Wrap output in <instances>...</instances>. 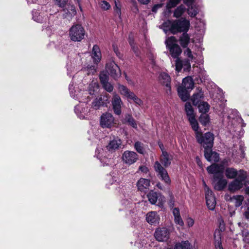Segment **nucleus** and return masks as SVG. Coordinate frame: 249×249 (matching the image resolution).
Instances as JSON below:
<instances>
[{
  "mask_svg": "<svg viewBox=\"0 0 249 249\" xmlns=\"http://www.w3.org/2000/svg\"><path fill=\"white\" fill-rule=\"evenodd\" d=\"M189 20L185 18H181L173 20H168L164 22L160 26L165 34L170 32L173 34L178 33L187 32L190 28Z\"/></svg>",
  "mask_w": 249,
  "mask_h": 249,
  "instance_id": "1",
  "label": "nucleus"
},
{
  "mask_svg": "<svg viewBox=\"0 0 249 249\" xmlns=\"http://www.w3.org/2000/svg\"><path fill=\"white\" fill-rule=\"evenodd\" d=\"M99 86L96 80H93L89 84L88 91H79L73 86V83L71 82L69 86V90L71 97L75 99H80V97L82 98L81 101H86V98L89 99L88 94L90 95H95L98 93Z\"/></svg>",
  "mask_w": 249,
  "mask_h": 249,
  "instance_id": "2",
  "label": "nucleus"
},
{
  "mask_svg": "<svg viewBox=\"0 0 249 249\" xmlns=\"http://www.w3.org/2000/svg\"><path fill=\"white\" fill-rule=\"evenodd\" d=\"M229 112L230 115L227 116V119L229 120L228 126H230V131L236 132L239 129V132H243L242 128L245 126V124L243 122L242 118L238 115V112L237 110L232 109H230Z\"/></svg>",
  "mask_w": 249,
  "mask_h": 249,
  "instance_id": "3",
  "label": "nucleus"
},
{
  "mask_svg": "<svg viewBox=\"0 0 249 249\" xmlns=\"http://www.w3.org/2000/svg\"><path fill=\"white\" fill-rule=\"evenodd\" d=\"M85 30L80 24L73 25L69 30V37L73 42H80L85 37Z\"/></svg>",
  "mask_w": 249,
  "mask_h": 249,
  "instance_id": "4",
  "label": "nucleus"
},
{
  "mask_svg": "<svg viewBox=\"0 0 249 249\" xmlns=\"http://www.w3.org/2000/svg\"><path fill=\"white\" fill-rule=\"evenodd\" d=\"M177 40L174 36L167 38L165 40L167 48L170 51V53L173 58H178V56L181 54L182 50L179 46L177 43Z\"/></svg>",
  "mask_w": 249,
  "mask_h": 249,
  "instance_id": "5",
  "label": "nucleus"
},
{
  "mask_svg": "<svg viewBox=\"0 0 249 249\" xmlns=\"http://www.w3.org/2000/svg\"><path fill=\"white\" fill-rule=\"evenodd\" d=\"M82 99L80 97V99H77L79 102L83 103L76 106L74 111L78 117L80 119H87L89 117L90 109L89 108L86 103L89 102L90 99L86 98V101H81Z\"/></svg>",
  "mask_w": 249,
  "mask_h": 249,
  "instance_id": "6",
  "label": "nucleus"
},
{
  "mask_svg": "<svg viewBox=\"0 0 249 249\" xmlns=\"http://www.w3.org/2000/svg\"><path fill=\"white\" fill-rule=\"evenodd\" d=\"M246 178V172L242 170H240L239 176L229 183V190L231 192H234L242 188Z\"/></svg>",
  "mask_w": 249,
  "mask_h": 249,
  "instance_id": "7",
  "label": "nucleus"
},
{
  "mask_svg": "<svg viewBox=\"0 0 249 249\" xmlns=\"http://www.w3.org/2000/svg\"><path fill=\"white\" fill-rule=\"evenodd\" d=\"M197 141L206 148H212L213 145L214 137L213 133L211 132L206 133L204 136L201 132L198 135V137H196Z\"/></svg>",
  "mask_w": 249,
  "mask_h": 249,
  "instance_id": "8",
  "label": "nucleus"
},
{
  "mask_svg": "<svg viewBox=\"0 0 249 249\" xmlns=\"http://www.w3.org/2000/svg\"><path fill=\"white\" fill-rule=\"evenodd\" d=\"M118 90L121 94L124 95L128 99L133 100L136 104L140 106L142 104L143 102L142 100L138 98L134 92L130 91L125 86L119 85L118 86Z\"/></svg>",
  "mask_w": 249,
  "mask_h": 249,
  "instance_id": "9",
  "label": "nucleus"
},
{
  "mask_svg": "<svg viewBox=\"0 0 249 249\" xmlns=\"http://www.w3.org/2000/svg\"><path fill=\"white\" fill-rule=\"evenodd\" d=\"M48 15L46 6L42 7L40 10H34L32 11L33 19L34 21L39 23L46 22L48 19Z\"/></svg>",
  "mask_w": 249,
  "mask_h": 249,
  "instance_id": "10",
  "label": "nucleus"
},
{
  "mask_svg": "<svg viewBox=\"0 0 249 249\" xmlns=\"http://www.w3.org/2000/svg\"><path fill=\"white\" fill-rule=\"evenodd\" d=\"M82 63L81 55L79 54H74L73 57L71 58L70 62L67 63L68 75L71 76L70 72L72 71L73 69H75V71H77L79 69L78 67Z\"/></svg>",
  "mask_w": 249,
  "mask_h": 249,
  "instance_id": "11",
  "label": "nucleus"
},
{
  "mask_svg": "<svg viewBox=\"0 0 249 249\" xmlns=\"http://www.w3.org/2000/svg\"><path fill=\"white\" fill-rule=\"evenodd\" d=\"M154 169L158 176L167 184H170L171 180L166 170L163 167L159 161L154 164Z\"/></svg>",
  "mask_w": 249,
  "mask_h": 249,
  "instance_id": "12",
  "label": "nucleus"
},
{
  "mask_svg": "<svg viewBox=\"0 0 249 249\" xmlns=\"http://www.w3.org/2000/svg\"><path fill=\"white\" fill-rule=\"evenodd\" d=\"M148 200L152 204H155L157 202V205L160 207H162L165 202V197L160 194L150 191L147 195Z\"/></svg>",
  "mask_w": 249,
  "mask_h": 249,
  "instance_id": "13",
  "label": "nucleus"
},
{
  "mask_svg": "<svg viewBox=\"0 0 249 249\" xmlns=\"http://www.w3.org/2000/svg\"><path fill=\"white\" fill-rule=\"evenodd\" d=\"M170 231L166 227H160L156 229L154 237L159 242H166L170 237Z\"/></svg>",
  "mask_w": 249,
  "mask_h": 249,
  "instance_id": "14",
  "label": "nucleus"
},
{
  "mask_svg": "<svg viewBox=\"0 0 249 249\" xmlns=\"http://www.w3.org/2000/svg\"><path fill=\"white\" fill-rule=\"evenodd\" d=\"M205 186V197L208 208L210 210H213L216 205V200L212 191L207 186L205 181H203Z\"/></svg>",
  "mask_w": 249,
  "mask_h": 249,
  "instance_id": "15",
  "label": "nucleus"
},
{
  "mask_svg": "<svg viewBox=\"0 0 249 249\" xmlns=\"http://www.w3.org/2000/svg\"><path fill=\"white\" fill-rule=\"evenodd\" d=\"M95 156L100 160L103 166L112 165L114 163L113 159L106 157L104 150L102 148H96Z\"/></svg>",
  "mask_w": 249,
  "mask_h": 249,
  "instance_id": "16",
  "label": "nucleus"
},
{
  "mask_svg": "<svg viewBox=\"0 0 249 249\" xmlns=\"http://www.w3.org/2000/svg\"><path fill=\"white\" fill-rule=\"evenodd\" d=\"M158 80L162 86H165V90L167 94H170L171 93V78L169 74L165 72H160L158 76Z\"/></svg>",
  "mask_w": 249,
  "mask_h": 249,
  "instance_id": "17",
  "label": "nucleus"
},
{
  "mask_svg": "<svg viewBox=\"0 0 249 249\" xmlns=\"http://www.w3.org/2000/svg\"><path fill=\"white\" fill-rule=\"evenodd\" d=\"M100 124L103 128H111L114 123V118L112 114L106 112L100 117Z\"/></svg>",
  "mask_w": 249,
  "mask_h": 249,
  "instance_id": "18",
  "label": "nucleus"
},
{
  "mask_svg": "<svg viewBox=\"0 0 249 249\" xmlns=\"http://www.w3.org/2000/svg\"><path fill=\"white\" fill-rule=\"evenodd\" d=\"M122 159L124 163L130 165L137 161L138 155L134 151L126 150L123 153Z\"/></svg>",
  "mask_w": 249,
  "mask_h": 249,
  "instance_id": "19",
  "label": "nucleus"
},
{
  "mask_svg": "<svg viewBox=\"0 0 249 249\" xmlns=\"http://www.w3.org/2000/svg\"><path fill=\"white\" fill-rule=\"evenodd\" d=\"M106 70L108 74L115 79L119 78L121 75L119 67L113 61L107 64Z\"/></svg>",
  "mask_w": 249,
  "mask_h": 249,
  "instance_id": "20",
  "label": "nucleus"
},
{
  "mask_svg": "<svg viewBox=\"0 0 249 249\" xmlns=\"http://www.w3.org/2000/svg\"><path fill=\"white\" fill-rule=\"evenodd\" d=\"M112 109L116 115H120L122 113L121 107L123 102L120 97L116 93H114L111 100Z\"/></svg>",
  "mask_w": 249,
  "mask_h": 249,
  "instance_id": "21",
  "label": "nucleus"
},
{
  "mask_svg": "<svg viewBox=\"0 0 249 249\" xmlns=\"http://www.w3.org/2000/svg\"><path fill=\"white\" fill-rule=\"evenodd\" d=\"M207 170L209 174L213 175V177L223 175L224 166L223 164H213L208 166Z\"/></svg>",
  "mask_w": 249,
  "mask_h": 249,
  "instance_id": "22",
  "label": "nucleus"
},
{
  "mask_svg": "<svg viewBox=\"0 0 249 249\" xmlns=\"http://www.w3.org/2000/svg\"><path fill=\"white\" fill-rule=\"evenodd\" d=\"M213 183L214 188L218 191L222 190L227 184V180L224 178L223 175L213 177Z\"/></svg>",
  "mask_w": 249,
  "mask_h": 249,
  "instance_id": "23",
  "label": "nucleus"
},
{
  "mask_svg": "<svg viewBox=\"0 0 249 249\" xmlns=\"http://www.w3.org/2000/svg\"><path fill=\"white\" fill-rule=\"evenodd\" d=\"M176 71L179 72L181 71L182 69H183L184 71H188L191 69V64L189 60L184 59L181 60L179 58H177L176 60L175 63Z\"/></svg>",
  "mask_w": 249,
  "mask_h": 249,
  "instance_id": "24",
  "label": "nucleus"
},
{
  "mask_svg": "<svg viewBox=\"0 0 249 249\" xmlns=\"http://www.w3.org/2000/svg\"><path fill=\"white\" fill-rule=\"evenodd\" d=\"M181 0H169L166 4V9L169 13H171V9L176 7ZM183 3L187 6L194 5L195 0H183Z\"/></svg>",
  "mask_w": 249,
  "mask_h": 249,
  "instance_id": "25",
  "label": "nucleus"
},
{
  "mask_svg": "<svg viewBox=\"0 0 249 249\" xmlns=\"http://www.w3.org/2000/svg\"><path fill=\"white\" fill-rule=\"evenodd\" d=\"M212 148H206L205 149L204 156L207 160L210 162H217L219 160V154L213 152Z\"/></svg>",
  "mask_w": 249,
  "mask_h": 249,
  "instance_id": "26",
  "label": "nucleus"
},
{
  "mask_svg": "<svg viewBox=\"0 0 249 249\" xmlns=\"http://www.w3.org/2000/svg\"><path fill=\"white\" fill-rule=\"evenodd\" d=\"M91 56L94 63L96 65H98L101 61L102 54L100 47L97 45H94L93 46Z\"/></svg>",
  "mask_w": 249,
  "mask_h": 249,
  "instance_id": "27",
  "label": "nucleus"
},
{
  "mask_svg": "<svg viewBox=\"0 0 249 249\" xmlns=\"http://www.w3.org/2000/svg\"><path fill=\"white\" fill-rule=\"evenodd\" d=\"M160 219L159 215L155 211L149 212L146 215V220L150 225L159 224Z\"/></svg>",
  "mask_w": 249,
  "mask_h": 249,
  "instance_id": "28",
  "label": "nucleus"
},
{
  "mask_svg": "<svg viewBox=\"0 0 249 249\" xmlns=\"http://www.w3.org/2000/svg\"><path fill=\"white\" fill-rule=\"evenodd\" d=\"M122 141L118 138H114L110 140L107 146V148L109 151H114L119 148L121 145Z\"/></svg>",
  "mask_w": 249,
  "mask_h": 249,
  "instance_id": "29",
  "label": "nucleus"
},
{
  "mask_svg": "<svg viewBox=\"0 0 249 249\" xmlns=\"http://www.w3.org/2000/svg\"><path fill=\"white\" fill-rule=\"evenodd\" d=\"M137 186L139 190L142 192H145L149 188L150 181L147 179L141 178L138 180Z\"/></svg>",
  "mask_w": 249,
  "mask_h": 249,
  "instance_id": "30",
  "label": "nucleus"
},
{
  "mask_svg": "<svg viewBox=\"0 0 249 249\" xmlns=\"http://www.w3.org/2000/svg\"><path fill=\"white\" fill-rule=\"evenodd\" d=\"M203 97V92L201 90H200L193 95L191 98V101H192L193 105L196 106L199 104L200 102H203L202 101V100Z\"/></svg>",
  "mask_w": 249,
  "mask_h": 249,
  "instance_id": "31",
  "label": "nucleus"
},
{
  "mask_svg": "<svg viewBox=\"0 0 249 249\" xmlns=\"http://www.w3.org/2000/svg\"><path fill=\"white\" fill-rule=\"evenodd\" d=\"M180 87H183L184 89L189 90H192L194 87V83L193 78L190 76L184 78L182 80V85Z\"/></svg>",
  "mask_w": 249,
  "mask_h": 249,
  "instance_id": "32",
  "label": "nucleus"
},
{
  "mask_svg": "<svg viewBox=\"0 0 249 249\" xmlns=\"http://www.w3.org/2000/svg\"><path fill=\"white\" fill-rule=\"evenodd\" d=\"M190 41V36L187 32L183 33L179 36L178 41L183 48H187Z\"/></svg>",
  "mask_w": 249,
  "mask_h": 249,
  "instance_id": "33",
  "label": "nucleus"
},
{
  "mask_svg": "<svg viewBox=\"0 0 249 249\" xmlns=\"http://www.w3.org/2000/svg\"><path fill=\"white\" fill-rule=\"evenodd\" d=\"M172 158L166 151H162L160 156V161L165 167H168L171 164Z\"/></svg>",
  "mask_w": 249,
  "mask_h": 249,
  "instance_id": "34",
  "label": "nucleus"
},
{
  "mask_svg": "<svg viewBox=\"0 0 249 249\" xmlns=\"http://www.w3.org/2000/svg\"><path fill=\"white\" fill-rule=\"evenodd\" d=\"M225 172L226 177L230 179L237 178L239 174V171H238L236 169L232 167L227 168Z\"/></svg>",
  "mask_w": 249,
  "mask_h": 249,
  "instance_id": "35",
  "label": "nucleus"
},
{
  "mask_svg": "<svg viewBox=\"0 0 249 249\" xmlns=\"http://www.w3.org/2000/svg\"><path fill=\"white\" fill-rule=\"evenodd\" d=\"M189 90L184 89L183 87H178V94L181 99L183 101H187L189 97Z\"/></svg>",
  "mask_w": 249,
  "mask_h": 249,
  "instance_id": "36",
  "label": "nucleus"
},
{
  "mask_svg": "<svg viewBox=\"0 0 249 249\" xmlns=\"http://www.w3.org/2000/svg\"><path fill=\"white\" fill-rule=\"evenodd\" d=\"M63 11L66 14L65 15V18H71L76 13L75 7L72 5H68L67 8L63 9Z\"/></svg>",
  "mask_w": 249,
  "mask_h": 249,
  "instance_id": "37",
  "label": "nucleus"
},
{
  "mask_svg": "<svg viewBox=\"0 0 249 249\" xmlns=\"http://www.w3.org/2000/svg\"><path fill=\"white\" fill-rule=\"evenodd\" d=\"M190 124L191 125V127L193 130L195 132L196 137H198V135L201 132L199 130V126L197 121L195 117L191 118L190 119H188Z\"/></svg>",
  "mask_w": 249,
  "mask_h": 249,
  "instance_id": "38",
  "label": "nucleus"
},
{
  "mask_svg": "<svg viewBox=\"0 0 249 249\" xmlns=\"http://www.w3.org/2000/svg\"><path fill=\"white\" fill-rule=\"evenodd\" d=\"M121 204L123 208L122 210H128L129 211H131V208L134 207L135 204L131 201V200L124 198L121 201Z\"/></svg>",
  "mask_w": 249,
  "mask_h": 249,
  "instance_id": "39",
  "label": "nucleus"
},
{
  "mask_svg": "<svg viewBox=\"0 0 249 249\" xmlns=\"http://www.w3.org/2000/svg\"><path fill=\"white\" fill-rule=\"evenodd\" d=\"M124 123H127L129 125H131L134 128H137V124L136 121L130 114H126L125 115Z\"/></svg>",
  "mask_w": 249,
  "mask_h": 249,
  "instance_id": "40",
  "label": "nucleus"
},
{
  "mask_svg": "<svg viewBox=\"0 0 249 249\" xmlns=\"http://www.w3.org/2000/svg\"><path fill=\"white\" fill-rule=\"evenodd\" d=\"M214 238L215 249H223L221 247V234L219 231H215Z\"/></svg>",
  "mask_w": 249,
  "mask_h": 249,
  "instance_id": "41",
  "label": "nucleus"
},
{
  "mask_svg": "<svg viewBox=\"0 0 249 249\" xmlns=\"http://www.w3.org/2000/svg\"><path fill=\"white\" fill-rule=\"evenodd\" d=\"M185 110L188 119L195 117L194 109L190 103L187 102L185 105Z\"/></svg>",
  "mask_w": 249,
  "mask_h": 249,
  "instance_id": "42",
  "label": "nucleus"
},
{
  "mask_svg": "<svg viewBox=\"0 0 249 249\" xmlns=\"http://www.w3.org/2000/svg\"><path fill=\"white\" fill-rule=\"evenodd\" d=\"M115 5L113 7L114 13L115 16H118L120 20L121 18V4L119 0H114Z\"/></svg>",
  "mask_w": 249,
  "mask_h": 249,
  "instance_id": "43",
  "label": "nucleus"
},
{
  "mask_svg": "<svg viewBox=\"0 0 249 249\" xmlns=\"http://www.w3.org/2000/svg\"><path fill=\"white\" fill-rule=\"evenodd\" d=\"M186 10V9L185 6L183 4H181L175 10L173 17L176 18H179L182 16Z\"/></svg>",
  "mask_w": 249,
  "mask_h": 249,
  "instance_id": "44",
  "label": "nucleus"
},
{
  "mask_svg": "<svg viewBox=\"0 0 249 249\" xmlns=\"http://www.w3.org/2000/svg\"><path fill=\"white\" fill-rule=\"evenodd\" d=\"M186 10L188 14L191 17H195L198 12L197 7L195 4L187 6Z\"/></svg>",
  "mask_w": 249,
  "mask_h": 249,
  "instance_id": "45",
  "label": "nucleus"
},
{
  "mask_svg": "<svg viewBox=\"0 0 249 249\" xmlns=\"http://www.w3.org/2000/svg\"><path fill=\"white\" fill-rule=\"evenodd\" d=\"M199 111L202 113H206L208 112L210 109L209 105L206 102H200L197 105Z\"/></svg>",
  "mask_w": 249,
  "mask_h": 249,
  "instance_id": "46",
  "label": "nucleus"
},
{
  "mask_svg": "<svg viewBox=\"0 0 249 249\" xmlns=\"http://www.w3.org/2000/svg\"><path fill=\"white\" fill-rule=\"evenodd\" d=\"M244 197L241 195L234 196L231 198V201H233L235 203L236 207H239L242 204V202L244 200Z\"/></svg>",
  "mask_w": 249,
  "mask_h": 249,
  "instance_id": "47",
  "label": "nucleus"
},
{
  "mask_svg": "<svg viewBox=\"0 0 249 249\" xmlns=\"http://www.w3.org/2000/svg\"><path fill=\"white\" fill-rule=\"evenodd\" d=\"M104 105V102L102 97L95 99L92 103V107L95 109H98L100 107Z\"/></svg>",
  "mask_w": 249,
  "mask_h": 249,
  "instance_id": "48",
  "label": "nucleus"
},
{
  "mask_svg": "<svg viewBox=\"0 0 249 249\" xmlns=\"http://www.w3.org/2000/svg\"><path fill=\"white\" fill-rule=\"evenodd\" d=\"M199 122L203 125H206L210 122V118L208 114L202 113L199 118Z\"/></svg>",
  "mask_w": 249,
  "mask_h": 249,
  "instance_id": "49",
  "label": "nucleus"
},
{
  "mask_svg": "<svg viewBox=\"0 0 249 249\" xmlns=\"http://www.w3.org/2000/svg\"><path fill=\"white\" fill-rule=\"evenodd\" d=\"M134 147L136 150L139 153L143 154L144 153V148L143 144L140 142H137L135 143Z\"/></svg>",
  "mask_w": 249,
  "mask_h": 249,
  "instance_id": "50",
  "label": "nucleus"
},
{
  "mask_svg": "<svg viewBox=\"0 0 249 249\" xmlns=\"http://www.w3.org/2000/svg\"><path fill=\"white\" fill-rule=\"evenodd\" d=\"M97 67L94 65H89L86 68L87 73L88 75L93 74L96 72Z\"/></svg>",
  "mask_w": 249,
  "mask_h": 249,
  "instance_id": "51",
  "label": "nucleus"
},
{
  "mask_svg": "<svg viewBox=\"0 0 249 249\" xmlns=\"http://www.w3.org/2000/svg\"><path fill=\"white\" fill-rule=\"evenodd\" d=\"M99 4L101 9L105 11L109 9L111 7L110 4L106 0H101L99 2Z\"/></svg>",
  "mask_w": 249,
  "mask_h": 249,
  "instance_id": "52",
  "label": "nucleus"
},
{
  "mask_svg": "<svg viewBox=\"0 0 249 249\" xmlns=\"http://www.w3.org/2000/svg\"><path fill=\"white\" fill-rule=\"evenodd\" d=\"M101 83L102 84H105V83L108 82V76L104 71L100 73L99 75Z\"/></svg>",
  "mask_w": 249,
  "mask_h": 249,
  "instance_id": "53",
  "label": "nucleus"
},
{
  "mask_svg": "<svg viewBox=\"0 0 249 249\" xmlns=\"http://www.w3.org/2000/svg\"><path fill=\"white\" fill-rule=\"evenodd\" d=\"M178 244L181 245V249H192L191 245L188 241H183Z\"/></svg>",
  "mask_w": 249,
  "mask_h": 249,
  "instance_id": "54",
  "label": "nucleus"
},
{
  "mask_svg": "<svg viewBox=\"0 0 249 249\" xmlns=\"http://www.w3.org/2000/svg\"><path fill=\"white\" fill-rule=\"evenodd\" d=\"M128 40H129V44L131 45V46L132 49L133 50L134 53H136V54L137 55H138V52H137V50H136L137 49V48H136L135 47L134 45L133 36V35L132 34H130L129 35Z\"/></svg>",
  "mask_w": 249,
  "mask_h": 249,
  "instance_id": "55",
  "label": "nucleus"
},
{
  "mask_svg": "<svg viewBox=\"0 0 249 249\" xmlns=\"http://www.w3.org/2000/svg\"><path fill=\"white\" fill-rule=\"evenodd\" d=\"M104 89L107 91L111 92L113 89V86L108 82L102 84Z\"/></svg>",
  "mask_w": 249,
  "mask_h": 249,
  "instance_id": "56",
  "label": "nucleus"
},
{
  "mask_svg": "<svg viewBox=\"0 0 249 249\" xmlns=\"http://www.w3.org/2000/svg\"><path fill=\"white\" fill-rule=\"evenodd\" d=\"M184 53L185 56L188 57V60H192L194 59V57L192 54L191 50L189 48H187L184 51Z\"/></svg>",
  "mask_w": 249,
  "mask_h": 249,
  "instance_id": "57",
  "label": "nucleus"
},
{
  "mask_svg": "<svg viewBox=\"0 0 249 249\" xmlns=\"http://www.w3.org/2000/svg\"><path fill=\"white\" fill-rule=\"evenodd\" d=\"M174 221L176 224L179 225L180 226H183L184 222L181 217V216L178 217H176L174 218Z\"/></svg>",
  "mask_w": 249,
  "mask_h": 249,
  "instance_id": "58",
  "label": "nucleus"
},
{
  "mask_svg": "<svg viewBox=\"0 0 249 249\" xmlns=\"http://www.w3.org/2000/svg\"><path fill=\"white\" fill-rule=\"evenodd\" d=\"M194 220L190 217L186 218V223L188 227H192L194 224Z\"/></svg>",
  "mask_w": 249,
  "mask_h": 249,
  "instance_id": "59",
  "label": "nucleus"
},
{
  "mask_svg": "<svg viewBox=\"0 0 249 249\" xmlns=\"http://www.w3.org/2000/svg\"><path fill=\"white\" fill-rule=\"evenodd\" d=\"M56 3L57 5H58L60 7H63L66 4L68 0H55Z\"/></svg>",
  "mask_w": 249,
  "mask_h": 249,
  "instance_id": "60",
  "label": "nucleus"
},
{
  "mask_svg": "<svg viewBox=\"0 0 249 249\" xmlns=\"http://www.w3.org/2000/svg\"><path fill=\"white\" fill-rule=\"evenodd\" d=\"M144 245H146V242L144 241V240H143L141 243L139 240H138L135 242V246L139 248H141V247H143Z\"/></svg>",
  "mask_w": 249,
  "mask_h": 249,
  "instance_id": "61",
  "label": "nucleus"
},
{
  "mask_svg": "<svg viewBox=\"0 0 249 249\" xmlns=\"http://www.w3.org/2000/svg\"><path fill=\"white\" fill-rule=\"evenodd\" d=\"M173 213L175 217H178L180 216L179 210L178 208H175L173 209Z\"/></svg>",
  "mask_w": 249,
  "mask_h": 249,
  "instance_id": "62",
  "label": "nucleus"
},
{
  "mask_svg": "<svg viewBox=\"0 0 249 249\" xmlns=\"http://www.w3.org/2000/svg\"><path fill=\"white\" fill-rule=\"evenodd\" d=\"M139 171L141 172L144 173H147L148 172V168L145 166H141L139 167Z\"/></svg>",
  "mask_w": 249,
  "mask_h": 249,
  "instance_id": "63",
  "label": "nucleus"
},
{
  "mask_svg": "<svg viewBox=\"0 0 249 249\" xmlns=\"http://www.w3.org/2000/svg\"><path fill=\"white\" fill-rule=\"evenodd\" d=\"M243 240L245 242L249 243V233L243 234Z\"/></svg>",
  "mask_w": 249,
  "mask_h": 249,
  "instance_id": "64",
  "label": "nucleus"
}]
</instances>
